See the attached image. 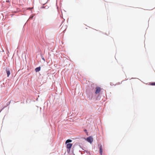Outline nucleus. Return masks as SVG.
I'll list each match as a JSON object with an SVG mask.
<instances>
[{"label": "nucleus", "instance_id": "423d86ee", "mask_svg": "<svg viewBox=\"0 0 155 155\" xmlns=\"http://www.w3.org/2000/svg\"><path fill=\"white\" fill-rule=\"evenodd\" d=\"M6 71L7 75V76L8 77L10 74V71L9 70H8L7 69Z\"/></svg>", "mask_w": 155, "mask_h": 155}, {"label": "nucleus", "instance_id": "f257e3e1", "mask_svg": "<svg viewBox=\"0 0 155 155\" xmlns=\"http://www.w3.org/2000/svg\"><path fill=\"white\" fill-rule=\"evenodd\" d=\"M101 91V88L100 87H97L96 88V91L95 93L96 94H97L99 93Z\"/></svg>", "mask_w": 155, "mask_h": 155}, {"label": "nucleus", "instance_id": "7ed1b4c3", "mask_svg": "<svg viewBox=\"0 0 155 155\" xmlns=\"http://www.w3.org/2000/svg\"><path fill=\"white\" fill-rule=\"evenodd\" d=\"M98 146L99 147V151L101 155H102V152H103V149H102V145H99Z\"/></svg>", "mask_w": 155, "mask_h": 155}, {"label": "nucleus", "instance_id": "20e7f679", "mask_svg": "<svg viewBox=\"0 0 155 155\" xmlns=\"http://www.w3.org/2000/svg\"><path fill=\"white\" fill-rule=\"evenodd\" d=\"M72 146V144L71 143H68L67 145V148L68 149H70L71 147Z\"/></svg>", "mask_w": 155, "mask_h": 155}, {"label": "nucleus", "instance_id": "4468645a", "mask_svg": "<svg viewBox=\"0 0 155 155\" xmlns=\"http://www.w3.org/2000/svg\"><path fill=\"white\" fill-rule=\"evenodd\" d=\"M31 9V8H28V9Z\"/></svg>", "mask_w": 155, "mask_h": 155}, {"label": "nucleus", "instance_id": "ddd939ff", "mask_svg": "<svg viewBox=\"0 0 155 155\" xmlns=\"http://www.w3.org/2000/svg\"><path fill=\"white\" fill-rule=\"evenodd\" d=\"M8 5V3L6 5H5V7H7L6 6L7 5Z\"/></svg>", "mask_w": 155, "mask_h": 155}, {"label": "nucleus", "instance_id": "f03ea898", "mask_svg": "<svg viewBox=\"0 0 155 155\" xmlns=\"http://www.w3.org/2000/svg\"><path fill=\"white\" fill-rule=\"evenodd\" d=\"M86 140L88 142L91 143L93 141V138L91 137L90 136L87 138Z\"/></svg>", "mask_w": 155, "mask_h": 155}, {"label": "nucleus", "instance_id": "f8f14e48", "mask_svg": "<svg viewBox=\"0 0 155 155\" xmlns=\"http://www.w3.org/2000/svg\"><path fill=\"white\" fill-rule=\"evenodd\" d=\"M5 2L4 1L2 3V6H3L4 5V3Z\"/></svg>", "mask_w": 155, "mask_h": 155}, {"label": "nucleus", "instance_id": "1a4fd4ad", "mask_svg": "<svg viewBox=\"0 0 155 155\" xmlns=\"http://www.w3.org/2000/svg\"><path fill=\"white\" fill-rule=\"evenodd\" d=\"M150 84L151 85H155V82L150 83Z\"/></svg>", "mask_w": 155, "mask_h": 155}, {"label": "nucleus", "instance_id": "39448f33", "mask_svg": "<svg viewBox=\"0 0 155 155\" xmlns=\"http://www.w3.org/2000/svg\"><path fill=\"white\" fill-rule=\"evenodd\" d=\"M41 70V68L40 67H38L36 68L35 69V71L36 72H38L40 71Z\"/></svg>", "mask_w": 155, "mask_h": 155}, {"label": "nucleus", "instance_id": "0eeeda50", "mask_svg": "<svg viewBox=\"0 0 155 155\" xmlns=\"http://www.w3.org/2000/svg\"><path fill=\"white\" fill-rule=\"evenodd\" d=\"M6 2L8 3V5L6 6L7 7H8L10 5V2L9 0H7L6 1Z\"/></svg>", "mask_w": 155, "mask_h": 155}, {"label": "nucleus", "instance_id": "9b49d317", "mask_svg": "<svg viewBox=\"0 0 155 155\" xmlns=\"http://www.w3.org/2000/svg\"><path fill=\"white\" fill-rule=\"evenodd\" d=\"M10 102H11V101H10L8 103H7V106L9 105L10 104Z\"/></svg>", "mask_w": 155, "mask_h": 155}, {"label": "nucleus", "instance_id": "9d476101", "mask_svg": "<svg viewBox=\"0 0 155 155\" xmlns=\"http://www.w3.org/2000/svg\"><path fill=\"white\" fill-rule=\"evenodd\" d=\"M33 16H32L30 17L29 18V19H32V18L33 17Z\"/></svg>", "mask_w": 155, "mask_h": 155}, {"label": "nucleus", "instance_id": "6e6552de", "mask_svg": "<svg viewBox=\"0 0 155 155\" xmlns=\"http://www.w3.org/2000/svg\"><path fill=\"white\" fill-rule=\"evenodd\" d=\"M72 141V140H68L66 141V143H67L69 142H71Z\"/></svg>", "mask_w": 155, "mask_h": 155}]
</instances>
